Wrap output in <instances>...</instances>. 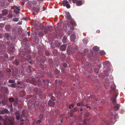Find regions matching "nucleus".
Segmentation results:
<instances>
[{
	"label": "nucleus",
	"instance_id": "27",
	"mask_svg": "<svg viewBox=\"0 0 125 125\" xmlns=\"http://www.w3.org/2000/svg\"><path fill=\"white\" fill-rule=\"evenodd\" d=\"M109 62L108 61H106L105 62L104 64L105 65H106L107 66H108L107 64H109Z\"/></svg>",
	"mask_w": 125,
	"mask_h": 125
},
{
	"label": "nucleus",
	"instance_id": "46",
	"mask_svg": "<svg viewBox=\"0 0 125 125\" xmlns=\"http://www.w3.org/2000/svg\"><path fill=\"white\" fill-rule=\"evenodd\" d=\"M117 95H117V94H116L115 96H116V97H117Z\"/></svg>",
	"mask_w": 125,
	"mask_h": 125
},
{
	"label": "nucleus",
	"instance_id": "36",
	"mask_svg": "<svg viewBox=\"0 0 125 125\" xmlns=\"http://www.w3.org/2000/svg\"><path fill=\"white\" fill-rule=\"evenodd\" d=\"M85 120H84L83 121V122L84 123H85V124H87L88 123V122H89V121H87V123H85Z\"/></svg>",
	"mask_w": 125,
	"mask_h": 125
},
{
	"label": "nucleus",
	"instance_id": "38",
	"mask_svg": "<svg viewBox=\"0 0 125 125\" xmlns=\"http://www.w3.org/2000/svg\"><path fill=\"white\" fill-rule=\"evenodd\" d=\"M71 106H72V107H73V104H72L71 105H70V106H69V108H70V109H71Z\"/></svg>",
	"mask_w": 125,
	"mask_h": 125
},
{
	"label": "nucleus",
	"instance_id": "51",
	"mask_svg": "<svg viewBox=\"0 0 125 125\" xmlns=\"http://www.w3.org/2000/svg\"><path fill=\"white\" fill-rule=\"evenodd\" d=\"M1 104V102H0V104Z\"/></svg>",
	"mask_w": 125,
	"mask_h": 125
},
{
	"label": "nucleus",
	"instance_id": "7",
	"mask_svg": "<svg viewBox=\"0 0 125 125\" xmlns=\"http://www.w3.org/2000/svg\"><path fill=\"white\" fill-rule=\"evenodd\" d=\"M82 4V2L81 1H79L76 2V5L78 6H80Z\"/></svg>",
	"mask_w": 125,
	"mask_h": 125
},
{
	"label": "nucleus",
	"instance_id": "4",
	"mask_svg": "<svg viewBox=\"0 0 125 125\" xmlns=\"http://www.w3.org/2000/svg\"><path fill=\"white\" fill-rule=\"evenodd\" d=\"M120 105L118 104L116 106H115L114 107V110L115 111L118 110L119 108Z\"/></svg>",
	"mask_w": 125,
	"mask_h": 125
},
{
	"label": "nucleus",
	"instance_id": "24",
	"mask_svg": "<svg viewBox=\"0 0 125 125\" xmlns=\"http://www.w3.org/2000/svg\"><path fill=\"white\" fill-rule=\"evenodd\" d=\"M9 100L11 102H12L14 101V100L12 98H10L9 99Z\"/></svg>",
	"mask_w": 125,
	"mask_h": 125
},
{
	"label": "nucleus",
	"instance_id": "11",
	"mask_svg": "<svg viewBox=\"0 0 125 125\" xmlns=\"http://www.w3.org/2000/svg\"><path fill=\"white\" fill-rule=\"evenodd\" d=\"M7 18L8 19L11 18L13 17V15L11 13H9L7 16Z\"/></svg>",
	"mask_w": 125,
	"mask_h": 125
},
{
	"label": "nucleus",
	"instance_id": "1",
	"mask_svg": "<svg viewBox=\"0 0 125 125\" xmlns=\"http://www.w3.org/2000/svg\"><path fill=\"white\" fill-rule=\"evenodd\" d=\"M27 115L28 114L26 110H23L22 111V114L21 115V117H22V115L25 117H27Z\"/></svg>",
	"mask_w": 125,
	"mask_h": 125
},
{
	"label": "nucleus",
	"instance_id": "2",
	"mask_svg": "<svg viewBox=\"0 0 125 125\" xmlns=\"http://www.w3.org/2000/svg\"><path fill=\"white\" fill-rule=\"evenodd\" d=\"M48 104L49 105L52 106L54 105V103L53 101L50 100L49 101Z\"/></svg>",
	"mask_w": 125,
	"mask_h": 125
},
{
	"label": "nucleus",
	"instance_id": "47",
	"mask_svg": "<svg viewBox=\"0 0 125 125\" xmlns=\"http://www.w3.org/2000/svg\"><path fill=\"white\" fill-rule=\"evenodd\" d=\"M21 121H24V120L23 119H21Z\"/></svg>",
	"mask_w": 125,
	"mask_h": 125
},
{
	"label": "nucleus",
	"instance_id": "42",
	"mask_svg": "<svg viewBox=\"0 0 125 125\" xmlns=\"http://www.w3.org/2000/svg\"><path fill=\"white\" fill-rule=\"evenodd\" d=\"M77 109L76 108H75L74 109V111H77Z\"/></svg>",
	"mask_w": 125,
	"mask_h": 125
},
{
	"label": "nucleus",
	"instance_id": "41",
	"mask_svg": "<svg viewBox=\"0 0 125 125\" xmlns=\"http://www.w3.org/2000/svg\"><path fill=\"white\" fill-rule=\"evenodd\" d=\"M77 105L78 106H79L80 105V104L79 103H78L77 104Z\"/></svg>",
	"mask_w": 125,
	"mask_h": 125
},
{
	"label": "nucleus",
	"instance_id": "3",
	"mask_svg": "<svg viewBox=\"0 0 125 125\" xmlns=\"http://www.w3.org/2000/svg\"><path fill=\"white\" fill-rule=\"evenodd\" d=\"M8 11L6 9H4L2 11V13L3 15L6 16L7 14Z\"/></svg>",
	"mask_w": 125,
	"mask_h": 125
},
{
	"label": "nucleus",
	"instance_id": "30",
	"mask_svg": "<svg viewBox=\"0 0 125 125\" xmlns=\"http://www.w3.org/2000/svg\"><path fill=\"white\" fill-rule=\"evenodd\" d=\"M15 85L13 84L10 85V86L12 87H15Z\"/></svg>",
	"mask_w": 125,
	"mask_h": 125
},
{
	"label": "nucleus",
	"instance_id": "19",
	"mask_svg": "<svg viewBox=\"0 0 125 125\" xmlns=\"http://www.w3.org/2000/svg\"><path fill=\"white\" fill-rule=\"evenodd\" d=\"M15 82V81L13 80H9L8 81V82L10 83H14V82Z\"/></svg>",
	"mask_w": 125,
	"mask_h": 125
},
{
	"label": "nucleus",
	"instance_id": "35",
	"mask_svg": "<svg viewBox=\"0 0 125 125\" xmlns=\"http://www.w3.org/2000/svg\"><path fill=\"white\" fill-rule=\"evenodd\" d=\"M46 55H49V53L48 51H47L46 52Z\"/></svg>",
	"mask_w": 125,
	"mask_h": 125
},
{
	"label": "nucleus",
	"instance_id": "32",
	"mask_svg": "<svg viewBox=\"0 0 125 125\" xmlns=\"http://www.w3.org/2000/svg\"><path fill=\"white\" fill-rule=\"evenodd\" d=\"M63 65L65 67H66L67 66V64L65 63H63Z\"/></svg>",
	"mask_w": 125,
	"mask_h": 125
},
{
	"label": "nucleus",
	"instance_id": "12",
	"mask_svg": "<svg viewBox=\"0 0 125 125\" xmlns=\"http://www.w3.org/2000/svg\"><path fill=\"white\" fill-rule=\"evenodd\" d=\"M67 17L68 19H70L71 18V16L70 14L68 12L66 14Z\"/></svg>",
	"mask_w": 125,
	"mask_h": 125
},
{
	"label": "nucleus",
	"instance_id": "18",
	"mask_svg": "<svg viewBox=\"0 0 125 125\" xmlns=\"http://www.w3.org/2000/svg\"><path fill=\"white\" fill-rule=\"evenodd\" d=\"M38 102L36 101L34 103V107H36V106L38 107Z\"/></svg>",
	"mask_w": 125,
	"mask_h": 125
},
{
	"label": "nucleus",
	"instance_id": "16",
	"mask_svg": "<svg viewBox=\"0 0 125 125\" xmlns=\"http://www.w3.org/2000/svg\"><path fill=\"white\" fill-rule=\"evenodd\" d=\"M71 24L73 26H75L76 25L75 23L74 22V21L72 20L71 21H70Z\"/></svg>",
	"mask_w": 125,
	"mask_h": 125
},
{
	"label": "nucleus",
	"instance_id": "22",
	"mask_svg": "<svg viewBox=\"0 0 125 125\" xmlns=\"http://www.w3.org/2000/svg\"><path fill=\"white\" fill-rule=\"evenodd\" d=\"M111 88L112 89H114L115 88V85L114 84H113V86H111Z\"/></svg>",
	"mask_w": 125,
	"mask_h": 125
},
{
	"label": "nucleus",
	"instance_id": "13",
	"mask_svg": "<svg viewBox=\"0 0 125 125\" xmlns=\"http://www.w3.org/2000/svg\"><path fill=\"white\" fill-rule=\"evenodd\" d=\"M19 19L17 18H13L12 20V21L16 22H17L19 21Z\"/></svg>",
	"mask_w": 125,
	"mask_h": 125
},
{
	"label": "nucleus",
	"instance_id": "20",
	"mask_svg": "<svg viewBox=\"0 0 125 125\" xmlns=\"http://www.w3.org/2000/svg\"><path fill=\"white\" fill-rule=\"evenodd\" d=\"M113 103L114 104H116V100L115 99H113L112 100Z\"/></svg>",
	"mask_w": 125,
	"mask_h": 125
},
{
	"label": "nucleus",
	"instance_id": "43",
	"mask_svg": "<svg viewBox=\"0 0 125 125\" xmlns=\"http://www.w3.org/2000/svg\"><path fill=\"white\" fill-rule=\"evenodd\" d=\"M115 118H116L117 117V115H115Z\"/></svg>",
	"mask_w": 125,
	"mask_h": 125
},
{
	"label": "nucleus",
	"instance_id": "37",
	"mask_svg": "<svg viewBox=\"0 0 125 125\" xmlns=\"http://www.w3.org/2000/svg\"><path fill=\"white\" fill-rule=\"evenodd\" d=\"M0 120L1 121L3 120L2 118V117L1 116V115H0Z\"/></svg>",
	"mask_w": 125,
	"mask_h": 125
},
{
	"label": "nucleus",
	"instance_id": "45",
	"mask_svg": "<svg viewBox=\"0 0 125 125\" xmlns=\"http://www.w3.org/2000/svg\"><path fill=\"white\" fill-rule=\"evenodd\" d=\"M17 83H18V84H20V82H18Z\"/></svg>",
	"mask_w": 125,
	"mask_h": 125
},
{
	"label": "nucleus",
	"instance_id": "15",
	"mask_svg": "<svg viewBox=\"0 0 125 125\" xmlns=\"http://www.w3.org/2000/svg\"><path fill=\"white\" fill-rule=\"evenodd\" d=\"M83 42L85 44H87L88 42V40L86 39H84L83 40Z\"/></svg>",
	"mask_w": 125,
	"mask_h": 125
},
{
	"label": "nucleus",
	"instance_id": "44",
	"mask_svg": "<svg viewBox=\"0 0 125 125\" xmlns=\"http://www.w3.org/2000/svg\"><path fill=\"white\" fill-rule=\"evenodd\" d=\"M99 30H97V32H99Z\"/></svg>",
	"mask_w": 125,
	"mask_h": 125
},
{
	"label": "nucleus",
	"instance_id": "25",
	"mask_svg": "<svg viewBox=\"0 0 125 125\" xmlns=\"http://www.w3.org/2000/svg\"><path fill=\"white\" fill-rule=\"evenodd\" d=\"M66 6V8H69L70 7V5L68 3L67 4V5L66 6Z\"/></svg>",
	"mask_w": 125,
	"mask_h": 125
},
{
	"label": "nucleus",
	"instance_id": "31",
	"mask_svg": "<svg viewBox=\"0 0 125 125\" xmlns=\"http://www.w3.org/2000/svg\"><path fill=\"white\" fill-rule=\"evenodd\" d=\"M4 125H9V124L7 123L6 121H5L4 123Z\"/></svg>",
	"mask_w": 125,
	"mask_h": 125
},
{
	"label": "nucleus",
	"instance_id": "40",
	"mask_svg": "<svg viewBox=\"0 0 125 125\" xmlns=\"http://www.w3.org/2000/svg\"><path fill=\"white\" fill-rule=\"evenodd\" d=\"M28 36H29L30 35V31L28 32Z\"/></svg>",
	"mask_w": 125,
	"mask_h": 125
},
{
	"label": "nucleus",
	"instance_id": "9",
	"mask_svg": "<svg viewBox=\"0 0 125 125\" xmlns=\"http://www.w3.org/2000/svg\"><path fill=\"white\" fill-rule=\"evenodd\" d=\"M93 49L94 51H99V48L96 46H94L93 48Z\"/></svg>",
	"mask_w": 125,
	"mask_h": 125
},
{
	"label": "nucleus",
	"instance_id": "29",
	"mask_svg": "<svg viewBox=\"0 0 125 125\" xmlns=\"http://www.w3.org/2000/svg\"><path fill=\"white\" fill-rule=\"evenodd\" d=\"M16 9L18 11H19L20 9V7L19 6H18V7H17L16 8Z\"/></svg>",
	"mask_w": 125,
	"mask_h": 125
},
{
	"label": "nucleus",
	"instance_id": "14",
	"mask_svg": "<svg viewBox=\"0 0 125 125\" xmlns=\"http://www.w3.org/2000/svg\"><path fill=\"white\" fill-rule=\"evenodd\" d=\"M67 38L66 37L64 36L62 39V41L63 42H65L67 40Z\"/></svg>",
	"mask_w": 125,
	"mask_h": 125
},
{
	"label": "nucleus",
	"instance_id": "28",
	"mask_svg": "<svg viewBox=\"0 0 125 125\" xmlns=\"http://www.w3.org/2000/svg\"><path fill=\"white\" fill-rule=\"evenodd\" d=\"M78 0H72V1L73 3H76L77 2Z\"/></svg>",
	"mask_w": 125,
	"mask_h": 125
},
{
	"label": "nucleus",
	"instance_id": "5",
	"mask_svg": "<svg viewBox=\"0 0 125 125\" xmlns=\"http://www.w3.org/2000/svg\"><path fill=\"white\" fill-rule=\"evenodd\" d=\"M76 37L75 35H73L70 37V40L71 41H73L75 39Z\"/></svg>",
	"mask_w": 125,
	"mask_h": 125
},
{
	"label": "nucleus",
	"instance_id": "48",
	"mask_svg": "<svg viewBox=\"0 0 125 125\" xmlns=\"http://www.w3.org/2000/svg\"><path fill=\"white\" fill-rule=\"evenodd\" d=\"M69 0L70 1H71V0Z\"/></svg>",
	"mask_w": 125,
	"mask_h": 125
},
{
	"label": "nucleus",
	"instance_id": "39",
	"mask_svg": "<svg viewBox=\"0 0 125 125\" xmlns=\"http://www.w3.org/2000/svg\"><path fill=\"white\" fill-rule=\"evenodd\" d=\"M74 29V28L73 27H70V29L72 30H73Z\"/></svg>",
	"mask_w": 125,
	"mask_h": 125
},
{
	"label": "nucleus",
	"instance_id": "23",
	"mask_svg": "<svg viewBox=\"0 0 125 125\" xmlns=\"http://www.w3.org/2000/svg\"><path fill=\"white\" fill-rule=\"evenodd\" d=\"M20 118V115H16V119L18 120Z\"/></svg>",
	"mask_w": 125,
	"mask_h": 125
},
{
	"label": "nucleus",
	"instance_id": "17",
	"mask_svg": "<svg viewBox=\"0 0 125 125\" xmlns=\"http://www.w3.org/2000/svg\"><path fill=\"white\" fill-rule=\"evenodd\" d=\"M100 54L101 55H104L105 54V52L103 51H101L100 52Z\"/></svg>",
	"mask_w": 125,
	"mask_h": 125
},
{
	"label": "nucleus",
	"instance_id": "49",
	"mask_svg": "<svg viewBox=\"0 0 125 125\" xmlns=\"http://www.w3.org/2000/svg\"><path fill=\"white\" fill-rule=\"evenodd\" d=\"M82 110H82V109H81V111H82Z\"/></svg>",
	"mask_w": 125,
	"mask_h": 125
},
{
	"label": "nucleus",
	"instance_id": "21",
	"mask_svg": "<svg viewBox=\"0 0 125 125\" xmlns=\"http://www.w3.org/2000/svg\"><path fill=\"white\" fill-rule=\"evenodd\" d=\"M11 118H12V119H11L12 122L10 123V124L11 125H13L14 123L13 121L14 120V118L12 117Z\"/></svg>",
	"mask_w": 125,
	"mask_h": 125
},
{
	"label": "nucleus",
	"instance_id": "6",
	"mask_svg": "<svg viewBox=\"0 0 125 125\" xmlns=\"http://www.w3.org/2000/svg\"><path fill=\"white\" fill-rule=\"evenodd\" d=\"M66 46L65 45H62L60 47V49L62 51H64L66 49Z\"/></svg>",
	"mask_w": 125,
	"mask_h": 125
},
{
	"label": "nucleus",
	"instance_id": "33",
	"mask_svg": "<svg viewBox=\"0 0 125 125\" xmlns=\"http://www.w3.org/2000/svg\"><path fill=\"white\" fill-rule=\"evenodd\" d=\"M3 111H4L6 113L8 111V110H7V109H4L3 110Z\"/></svg>",
	"mask_w": 125,
	"mask_h": 125
},
{
	"label": "nucleus",
	"instance_id": "26",
	"mask_svg": "<svg viewBox=\"0 0 125 125\" xmlns=\"http://www.w3.org/2000/svg\"><path fill=\"white\" fill-rule=\"evenodd\" d=\"M14 12L16 14H18L19 13V11L16 10H14Z\"/></svg>",
	"mask_w": 125,
	"mask_h": 125
},
{
	"label": "nucleus",
	"instance_id": "8",
	"mask_svg": "<svg viewBox=\"0 0 125 125\" xmlns=\"http://www.w3.org/2000/svg\"><path fill=\"white\" fill-rule=\"evenodd\" d=\"M68 3V1L66 0H65L63 1V5L64 6H65Z\"/></svg>",
	"mask_w": 125,
	"mask_h": 125
},
{
	"label": "nucleus",
	"instance_id": "50",
	"mask_svg": "<svg viewBox=\"0 0 125 125\" xmlns=\"http://www.w3.org/2000/svg\"><path fill=\"white\" fill-rule=\"evenodd\" d=\"M26 121H27V122H28V120H26Z\"/></svg>",
	"mask_w": 125,
	"mask_h": 125
},
{
	"label": "nucleus",
	"instance_id": "10",
	"mask_svg": "<svg viewBox=\"0 0 125 125\" xmlns=\"http://www.w3.org/2000/svg\"><path fill=\"white\" fill-rule=\"evenodd\" d=\"M100 68V66H98L97 68H96L95 69L94 71L96 73H98L99 71V70Z\"/></svg>",
	"mask_w": 125,
	"mask_h": 125
},
{
	"label": "nucleus",
	"instance_id": "34",
	"mask_svg": "<svg viewBox=\"0 0 125 125\" xmlns=\"http://www.w3.org/2000/svg\"><path fill=\"white\" fill-rule=\"evenodd\" d=\"M41 122V120H38L37 122V124H39Z\"/></svg>",
	"mask_w": 125,
	"mask_h": 125
}]
</instances>
